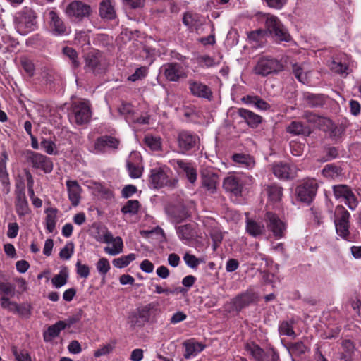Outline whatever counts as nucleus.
<instances>
[{
    "label": "nucleus",
    "instance_id": "obj_1",
    "mask_svg": "<svg viewBox=\"0 0 361 361\" xmlns=\"http://www.w3.org/2000/svg\"><path fill=\"white\" fill-rule=\"evenodd\" d=\"M37 15L34 9L25 6L14 16V24L17 31L25 35L37 28Z\"/></svg>",
    "mask_w": 361,
    "mask_h": 361
},
{
    "label": "nucleus",
    "instance_id": "obj_2",
    "mask_svg": "<svg viewBox=\"0 0 361 361\" xmlns=\"http://www.w3.org/2000/svg\"><path fill=\"white\" fill-rule=\"evenodd\" d=\"M262 16L265 19L264 25L267 35L273 37L279 42H290L293 40L288 29L277 16L270 13H264Z\"/></svg>",
    "mask_w": 361,
    "mask_h": 361
},
{
    "label": "nucleus",
    "instance_id": "obj_3",
    "mask_svg": "<svg viewBox=\"0 0 361 361\" xmlns=\"http://www.w3.org/2000/svg\"><path fill=\"white\" fill-rule=\"evenodd\" d=\"M283 70V65L281 61L272 56H263L257 60L252 71L255 75L266 77L276 74Z\"/></svg>",
    "mask_w": 361,
    "mask_h": 361
},
{
    "label": "nucleus",
    "instance_id": "obj_4",
    "mask_svg": "<svg viewBox=\"0 0 361 361\" xmlns=\"http://www.w3.org/2000/svg\"><path fill=\"white\" fill-rule=\"evenodd\" d=\"M84 69L94 75H99L105 72L107 67V61L103 53L94 49L87 53L84 57Z\"/></svg>",
    "mask_w": 361,
    "mask_h": 361
},
{
    "label": "nucleus",
    "instance_id": "obj_5",
    "mask_svg": "<svg viewBox=\"0 0 361 361\" xmlns=\"http://www.w3.org/2000/svg\"><path fill=\"white\" fill-rule=\"evenodd\" d=\"M170 169L166 166L155 167L150 170L149 183L154 189H159L164 186L175 187L177 179H171L169 173Z\"/></svg>",
    "mask_w": 361,
    "mask_h": 361
},
{
    "label": "nucleus",
    "instance_id": "obj_6",
    "mask_svg": "<svg viewBox=\"0 0 361 361\" xmlns=\"http://www.w3.org/2000/svg\"><path fill=\"white\" fill-rule=\"evenodd\" d=\"M178 152L182 154H188L198 148L199 137L190 131L180 130L176 137Z\"/></svg>",
    "mask_w": 361,
    "mask_h": 361
},
{
    "label": "nucleus",
    "instance_id": "obj_7",
    "mask_svg": "<svg viewBox=\"0 0 361 361\" xmlns=\"http://www.w3.org/2000/svg\"><path fill=\"white\" fill-rule=\"evenodd\" d=\"M92 117V111L90 104L83 101L75 102L72 104L69 118L71 121L82 126L90 122Z\"/></svg>",
    "mask_w": 361,
    "mask_h": 361
},
{
    "label": "nucleus",
    "instance_id": "obj_8",
    "mask_svg": "<svg viewBox=\"0 0 361 361\" xmlns=\"http://www.w3.org/2000/svg\"><path fill=\"white\" fill-rule=\"evenodd\" d=\"M27 161L35 169L43 171L45 173H49L54 168L53 162L51 158L31 150L25 152Z\"/></svg>",
    "mask_w": 361,
    "mask_h": 361
},
{
    "label": "nucleus",
    "instance_id": "obj_9",
    "mask_svg": "<svg viewBox=\"0 0 361 361\" xmlns=\"http://www.w3.org/2000/svg\"><path fill=\"white\" fill-rule=\"evenodd\" d=\"M318 184L315 179L305 180L296 188V194L298 200L302 202L310 204L315 197Z\"/></svg>",
    "mask_w": 361,
    "mask_h": 361
},
{
    "label": "nucleus",
    "instance_id": "obj_10",
    "mask_svg": "<svg viewBox=\"0 0 361 361\" xmlns=\"http://www.w3.org/2000/svg\"><path fill=\"white\" fill-rule=\"evenodd\" d=\"M245 350L250 353L255 361H280L278 352L273 348L264 350L255 343L245 345Z\"/></svg>",
    "mask_w": 361,
    "mask_h": 361
},
{
    "label": "nucleus",
    "instance_id": "obj_11",
    "mask_svg": "<svg viewBox=\"0 0 361 361\" xmlns=\"http://www.w3.org/2000/svg\"><path fill=\"white\" fill-rule=\"evenodd\" d=\"M245 176L239 173H229L223 181V188L231 195L238 197L242 194Z\"/></svg>",
    "mask_w": 361,
    "mask_h": 361
},
{
    "label": "nucleus",
    "instance_id": "obj_12",
    "mask_svg": "<svg viewBox=\"0 0 361 361\" xmlns=\"http://www.w3.org/2000/svg\"><path fill=\"white\" fill-rule=\"evenodd\" d=\"M258 300V294L252 289H247L233 298L231 305L233 310L239 312L250 305L257 302Z\"/></svg>",
    "mask_w": 361,
    "mask_h": 361
},
{
    "label": "nucleus",
    "instance_id": "obj_13",
    "mask_svg": "<svg viewBox=\"0 0 361 361\" xmlns=\"http://www.w3.org/2000/svg\"><path fill=\"white\" fill-rule=\"evenodd\" d=\"M158 304L150 302L137 309V312L130 317V323L133 326H143L148 322L151 314L157 310Z\"/></svg>",
    "mask_w": 361,
    "mask_h": 361
},
{
    "label": "nucleus",
    "instance_id": "obj_14",
    "mask_svg": "<svg viewBox=\"0 0 361 361\" xmlns=\"http://www.w3.org/2000/svg\"><path fill=\"white\" fill-rule=\"evenodd\" d=\"M172 163L178 173L183 174L190 183L194 184L197 181V172L193 162L183 159H173Z\"/></svg>",
    "mask_w": 361,
    "mask_h": 361
},
{
    "label": "nucleus",
    "instance_id": "obj_15",
    "mask_svg": "<svg viewBox=\"0 0 361 361\" xmlns=\"http://www.w3.org/2000/svg\"><path fill=\"white\" fill-rule=\"evenodd\" d=\"M91 13L92 8L90 5L78 0L71 2L66 9V13L68 17L75 18L79 21L89 17Z\"/></svg>",
    "mask_w": 361,
    "mask_h": 361
},
{
    "label": "nucleus",
    "instance_id": "obj_16",
    "mask_svg": "<svg viewBox=\"0 0 361 361\" xmlns=\"http://www.w3.org/2000/svg\"><path fill=\"white\" fill-rule=\"evenodd\" d=\"M120 141L111 135H103L97 137L94 142L93 149L94 154H104L109 150H116L118 148Z\"/></svg>",
    "mask_w": 361,
    "mask_h": 361
},
{
    "label": "nucleus",
    "instance_id": "obj_17",
    "mask_svg": "<svg viewBox=\"0 0 361 361\" xmlns=\"http://www.w3.org/2000/svg\"><path fill=\"white\" fill-rule=\"evenodd\" d=\"M160 71L163 73L166 79L170 82H178L181 78H186L183 66L177 62L164 64L161 67Z\"/></svg>",
    "mask_w": 361,
    "mask_h": 361
},
{
    "label": "nucleus",
    "instance_id": "obj_18",
    "mask_svg": "<svg viewBox=\"0 0 361 361\" xmlns=\"http://www.w3.org/2000/svg\"><path fill=\"white\" fill-rule=\"evenodd\" d=\"M274 175L280 180H290L297 176V168L289 163L275 162L271 166Z\"/></svg>",
    "mask_w": 361,
    "mask_h": 361
},
{
    "label": "nucleus",
    "instance_id": "obj_19",
    "mask_svg": "<svg viewBox=\"0 0 361 361\" xmlns=\"http://www.w3.org/2000/svg\"><path fill=\"white\" fill-rule=\"evenodd\" d=\"M264 221L267 228L273 233L276 238H281L284 236L286 225L276 214L267 212L264 216Z\"/></svg>",
    "mask_w": 361,
    "mask_h": 361
},
{
    "label": "nucleus",
    "instance_id": "obj_20",
    "mask_svg": "<svg viewBox=\"0 0 361 361\" xmlns=\"http://www.w3.org/2000/svg\"><path fill=\"white\" fill-rule=\"evenodd\" d=\"M49 17L50 18V31L53 35L63 36L69 35L71 32L70 27L65 24L56 11H50Z\"/></svg>",
    "mask_w": 361,
    "mask_h": 361
},
{
    "label": "nucleus",
    "instance_id": "obj_21",
    "mask_svg": "<svg viewBox=\"0 0 361 361\" xmlns=\"http://www.w3.org/2000/svg\"><path fill=\"white\" fill-rule=\"evenodd\" d=\"M188 88L190 94L198 98L211 100L213 97L212 91L207 85L199 80L190 79L188 80Z\"/></svg>",
    "mask_w": 361,
    "mask_h": 361
},
{
    "label": "nucleus",
    "instance_id": "obj_22",
    "mask_svg": "<svg viewBox=\"0 0 361 361\" xmlns=\"http://www.w3.org/2000/svg\"><path fill=\"white\" fill-rule=\"evenodd\" d=\"M68 200L73 207L79 204L81 199L82 189L77 180H67L66 182Z\"/></svg>",
    "mask_w": 361,
    "mask_h": 361
},
{
    "label": "nucleus",
    "instance_id": "obj_23",
    "mask_svg": "<svg viewBox=\"0 0 361 361\" xmlns=\"http://www.w3.org/2000/svg\"><path fill=\"white\" fill-rule=\"evenodd\" d=\"M16 210L17 214L20 216H23L28 214L29 212V206L28 202L26 200V196L25 193V187L23 185L20 188V186L17 185V190L16 191Z\"/></svg>",
    "mask_w": 361,
    "mask_h": 361
},
{
    "label": "nucleus",
    "instance_id": "obj_24",
    "mask_svg": "<svg viewBox=\"0 0 361 361\" xmlns=\"http://www.w3.org/2000/svg\"><path fill=\"white\" fill-rule=\"evenodd\" d=\"M238 115L252 128H256L262 122V117L244 108L238 109Z\"/></svg>",
    "mask_w": 361,
    "mask_h": 361
},
{
    "label": "nucleus",
    "instance_id": "obj_25",
    "mask_svg": "<svg viewBox=\"0 0 361 361\" xmlns=\"http://www.w3.org/2000/svg\"><path fill=\"white\" fill-rule=\"evenodd\" d=\"M218 180V175L211 171H206L202 173V186L211 194L216 192Z\"/></svg>",
    "mask_w": 361,
    "mask_h": 361
},
{
    "label": "nucleus",
    "instance_id": "obj_26",
    "mask_svg": "<svg viewBox=\"0 0 361 361\" xmlns=\"http://www.w3.org/2000/svg\"><path fill=\"white\" fill-rule=\"evenodd\" d=\"M8 160V155L6 149L1 153L0 158V181L6 190V192H9L10 180L9 175L6 169V162Z\"/></svg>",
    "mask_w": 361,
    "mask_h": 361
},
{
    "label": "nucleus",
    "instance_id": "obj_27",
    "mask_svg": "<svg viewBox=\"0 0 361 361\" xmlns=\"http://www.w3.org/2000/svg\"><path fill=\"white\" fill-rule=\"evenodd\" d=\"M245 223L246 232L252 237L257 238L266 232L265 226L261 221L247 217Z\"/></svg>",
    "mask_w": 361,
    "mask_h": 361
},
{
    "label": "nucleus",
    "instance_id": "obj_28",
    "mask_svg": "<svg viewBox=\"0 0 361 361\" xmlns=\"http://www.w3.org/2000/svg\"><path fill=\"white\" fill-rule=\"evenodd\" d=\"M183 345L185 348L184 353V357L185 359H190L192 357H195L205 348V345L202 343L194 342L192 341H185Z\"/></svg>",
    "mask_w": 361,
    "mask_h": 361
},
{
    "label": "nucleus",
    "instance_id": "obj_29",
    "mask_svg": "<svg viewBox=\"0 0 361 361\" xmlns=\"http://www.w3.org/2000/svg\"><path fill=\"white\" fill-rule=\"evenodd\" d=\"M114 0H102L99 4V15L102 18L113 20L116 18Z\"/></svg>",
    "mask_w": 361,
    "mask_h": 361
},
{
    "label": "nucleus",
    "instance_id": "obj_30",
    "mask_svg": "<svg viewBox=\"0 0 361 361\" xmlns=\"http://www.w3.org/2000/svg\"><path fill=\"white\" fill-rule=\"evenodd\" d=\"M63 329H65L63 321H58L54 324L49 326L47 331L43 333L44 341L51 342L54 338L58 337L60 332Z\"/></svg>",
    "mask_w": 361,
    "mask_h": 361
},
{
    "label": "nucleus",
    "instance_id": "obj_31",
    "mask_svg": "<svg viewBox=\"0 0 361 361\" xmlns=\"http://www.w3.org/2000/svg\"><path fill=\"white\" fill-rule=\"evenodd\" d=\"M305 101L311 108H317L322 106L325 102L326 97L323 94H313L305 92L303 94Z\"/></svg>",
    "mask_w": 361,
    "mask_h": 361
},
{
    "label": "nucleus",
    "instance_id": "obj_32",
    "mask_svg": "<svg viewBox=\"0 0 361 361\" xmlns=\"http://www.w3.org/2000/svg\"><path fill=\"white\" fill-rule=\"evenodd\" d=\"M183 23L190 30H197L202 25L200 16L192 12H185L183 13Z\"/></svg>",
    "mask_w": 361,
    "mask_h": 361
},
{
    "label": "nucleus",
    "instance_id": "obj_33",
    "mask_svg": "<svg viewBox=\"0 0 361 361\" xmlns=\"http://www.w3.org/2000/svg\"><path fill=\"white\" fill-rule=\"evenodd\" d=\"M176 232L178 238L185 243H189L196 236L191 224H185L176 227Z\"/></svg>",
    "mask_w": 361,
    "mask_h": 361
},
{
    "label": "nucleus",
    "instance_id": "obj_34",
    "mask_svg": "<svg viewBox=\"0 0 361 361\" xmlns=\"http://www.w3.org/2000/svg\"><path fill=\"white\" fill-rule=\"evenodd\" d=\"M62 53L69 59L70 65L73 70H76L80 66L78 54L75 49L70 47H65L62 49Z\"/></svg>",
    "mask_w": 361,
    "mask_h": 361
},
{
    "label": "nucleus",
    "instance_id": "obj_35",
    "mask_svg": "<svg viewBox=\"0 0 361 361\" xmlns=\"http://www.w3.org/2000/svg\"><path fill=\"white\" fill-rule=\"evenodd\" d=\"M302 118L306 119L308 123H310L318 128H322L324 123H330L329 118L320 116L311 111L304 112Z\"/></svg>",
    "mask_w": 361,
    "mask_h": 361
},
{
    "label": "nucleus",
    "instance_id": "obj_36",
    "mask_svg": "<svg viewBox=\"0 0 361 361\" xmlns=\"http://www.w3.org/2000/svg\"><path fill=\"white\" fill-rule=\"evenodd\" d=\"M350 218V214L343 206L338 205L336 207L334 212V225L349 224Z\"/></svg>",
    "mask_w": 361,
    "mask_h": 361
},
{
    "label": "nucleus",
    "instance_id": "obj_37",
    "mask_svg": "<svg viewBox=\"0 0 361 361\" xmlns=\"http://www.w3.org/2000/svg\"><path fill=\"white\" fill-rule=\"evenodd\" d=\"M57 212V209L53 207H49L45 209L47 214L45 218L46 228L49 233H53L56 228Z\"/></svg>",
    "mask_w": 361,
    "mask_h": 361
},
{
    "label": "nucleus",
    "instance_id": "obj_38",
    "mask_svg": "<svg viewBox=\"0 0 361 361\" xmlns=\"http://www.w3.org/2000/svg\"><path fill=\"white\" fill-rule=\"evenodd\" d=\"M267 194L269 201L279 202L283 196V188L277 184H271L267 187Z\"/></svg>",
    "mask_w": 361,
    "mask_h": 361
},
{
    "label": "nucleus",
    "instance_id": "obj_39",
    "mask_svg": "<svg viewBox=\"0 0 361 361\" xmlns=\"http://www.w3.org/2000/svg\"><path fill=\"white\" fill-rule=\"evenodd\" d=\"M286 131L295 135H309L310 131L309 128L304 126V125L300 121H292L287 127Z\"/></svg>",
    "mask_w": 361,
    "mask_h": 361
},
{
    "label": "nucleus",
    "instance_id": "obj_40",
    "mask_svg": "<svg viewBox=\"0 0 361 361\" xmlns=\"http://www.w3.org/2000/svg\"><path fill=\"white\" fill-rule=\"evenodd\" d=\"M232 159L247 169L252 168L255 164L254 159L249 154L236 153L232 156Z\"/></svg>",
    "mask_w": 361,
    "mask_h": 361
},
{
    "label": "nucleus",
    "instance_id": "obj_41",
    "mask_svg": "<svg viewBox=\"0 0 361 361\" xmlns=\"http://www.w3.org/2000/svg\"><path fill=\"white\" fill-rule=\"evenodd\" d=\"M267 31L265 29H258L251 31L248 33V39L250 41L256 42L257 46H262L266 42Z\"/></svg>",
    "mask_w": 361,
    "mask_h": 361
},
{
    "label": "nucleus",
    "instance_id": "obj_42",
    "mask_svg": "<svg viewBox=\"0 0 361 361\" xmlns=\"http://www.w3.org/2000/svg\"><path fill=\"white\" fill-rule=\"evenodd\" d=\"M341 173V168L334 164H327L322 169L323 176L328 178L334 179L340 176Z\"/></svg>",
    "mask_w": 361,
    "mask_h": 361
},
{
    "label": "nucleus",
    "instance_id": "obj_43",
    "mask_svg": "<svg viewBox=\"0 0 361 361\" xmlns=\"http://www.w3.org/2000/svg\"><path fill=\"white\" fill-rule=\"evenodd\" d=\"M140 207V204L138 200H128L121 207V212L124 214H129L131 215H135L138 213Z\"/></svg>",
    "mask_w": 361,
    "mask_h": 361
},
{
    "label": "nucleus",
    "instance_id": "obj_44",
    "mask_svg": "<svg viewBox=\"0 0 361 361\" xmlns=\"http://www.w3.org/2000/svg\"><path fill=\"white\" fill-rule=\"evenodd\" d=\"M113 244L112 247H106L104 250L106 253L109 255L115 256L123 252V243L121 237L117 236L115 240L111 243Z\"/></svg>",
    "mask_w": 361,
    "mask_h": 361
},
{
    "label": "nucleus",
    "instance_id": "obj_45",
    "mask_svg": "<svg viewBox=\"0 0 361 361\" xmlns=\"http://www.w3.org/2000/svg\"><path fill=\"white\" fill-rule=\"evenodd\" d=\"M292 71L297 80L302 84H307L309 82V78L307 72L304 71V68L298 63H294L292 66Z\"/></svg>",
    "mask_w": 361,
    "mask_h": 361
},
{
    "label": "nucleus",
    "instance_id": "obj_46",
    "mask_svg": "<svg viewBox=\"0 0 361 361\" xmlns=\"http://www.w3.org/2000/svg\"><path fill=\"white\" fill-rule=\"evenodd\" d=\"M68 278V271L66 267H64L60 271L59 274L55 275L52 278L51 283L55 288H59L66 284Z\"/></svg>",
    "mask_w": 361,
    "mask_h": 361
},
{
    "label": "nucleus",
    "instance_id": "obj_47",
    "mask_svg": "<svg viewBox=\"0 0 361 361\" xmlns=\"http://www.w3.org/2000/svg\"><path fill=\"white\" fill-rule=\"evenodd\" d=\"M136 259V255L130 253L127 255L121 256V257L113 259L112 264L117 268H124L127 267L131 262Z\"/></svg>",
    "mask_w": 361,
    "mask_h": 361
},
{
    "label": "nucleus",
    "instance_id": "obj_48",
    "mask_svg": "<svg viewBox=\"0 0 361 361\" xmlns=\"http://www.w3.org/2000/svg\"><path fill=\"white\" fill-rule=\"evenodd\" d=\"M288 349L290 354L295 356H301L305 354L308 350L307 346L302 341H298L295 343H290Z\"/></svg>",
    "mask_w": 361,
    "mask_h": 361
},
{
    "label": "nucleus",
    "instance_id": "obj_49",
    "mask_svg": "<svg viewBox=\"0 0 361 361\" xmlns=\"http://www.w3.org/2000/svg\"><path fill=\"white\" fill-rule=\"evenodd\" d=\"M324 126H326V129L324 130H327L329 133V137L334 140L340 138L343 133V130L341 127H339L334 124L331 120H330V123H324Z\"/></svg>",
    "mask_w": 361,
    "mask_h": 361
},
{
    "label": "nucleus",
    "instance_id": "obj_50",
    "mask_svg": "<svg viewBox=\"0 0 361 361\" xmlns=\"http://www.w3.org/2000/svg\"><path fill=\"white\" fill-rule=\"evenodd\" d=\"M332 188L334 195L336 200H344L352 190L350 186L344 184L334 185Z\"/></svg>",
    "mask_w": 361,
    "mask_h": 361
},
{
    "label": "nucleus",
    "instance_id": "obj_51",
    "mask_svg": "<svg viewBox=\"0 0 361 361\" xmlns=\"http://www.w3.org/2000/svg\"><path fill=\"white\" fill-rule=\"evenodd\" d=\"M20 63L23 70L28 75V76L32 77L35 75V67L33 61L31 59L27 57H23L20 59Z\"/></svg>",
    "mask_w": 361,
    "mask_h": 361
},
{
    "label": "nucleus",
    "instance_id": "obj_52",
    "mask_svg": "<svg viewBox=\"0 0 361 361\" xmlns=\"http://www.w3.org/2000/svg\"><path fill=\"white\" fill-rule=\"evenodd\" d=\"M32 307L29 304H21L17 305L15 314H18L20 317L24 319H28L31 316Z\"/></svg>",
    "mask_w": 361,
    "mask_h": 361
},
{
    "label": "nucleus",
    "instance_id": "obj_53",
    "mask_svg": "<svg viewBox=\"0 0 361 361\" xmlns=\"http://www.w3.org/2000/svg\"><path fill=\"white\" fill-rule=\"evenodd\" d=\"M279 331L281 335L288 336L293 338L296 337V334L294 331L292 325L286 321L282 322L280 324Z\"/></svg>",
    "mask_w": 361,
    "mask_h": 361
},
{
    "label": "nucleus",
    "instance_id": "obj_54",
    "mask_svg": "<svg viewBox=\"0 0 361 361\" xmlns=\"http://www.w3.org/2000/svg\"><path fill=\"white\" fill-rule=\"evenodd\" d=\"M40 145L44 152L48 154H56V144L51 140L43 138L41 140Z\"/></svg>",
    "mask_w": 361,
    "mask_h": 361
},
{
    "label": "nucleus",
    "instance_id": "obj_55",
    "mask_svg": "<svg viewBox=\"0 0 361 361\" xmlns=\"http://www.w3.org/2000/svg\"><path fill=\"white\" fill-rule=\"evenodd\" d=\"M145 143L152 150H159L161 149V143L159 137L154 136H146Z\"/></svg>",
    "mask_w": 361,
    "mask_h": 361
},
{
    "label": "nucleus",
    "instance_id": "obj_56",
    "mask_svg": "<svg viewBox=\"0 0 361 361\" xmlns=\"http://www.w3.org/2000/svg\"><path fill=\"white\" fill-rule=\"evenodd\" d=\"M126 167L130 178H138L142 176V169L134 163L128 161L126 163Z\"/></svg>",
    "mask_w": 361,
    "mask_h": 361
},
{
    "label": "nucleus",
    "instance_id": "obj_57",
    "mask_svg": "<svg viewBox=\"0 0 361 361\" xmlns=\"http://www.w3.org/2000/svg\"><path fill=\"white\" fill-rule=\"evenodd\" d=\"M342 352L341 355L353 356L355 351V345L349 339H345L341 343Z\"/></svg>",
    "mask_w": 361,
    "mask_h": 361
},
{
    "label": "nucleus",
    "instance_id": "obj_58",
    "mask_svg": "<svg viewBox=\"0 0 361 361\" xmlns=\"http://www.w3.org/2000/svg\"><path fill=\"white\" fill-rule=\"evenodd\" d=\"M336 233L345 240H348L350 236V223L349 224H341L335 225Z\"/></svg>",
    "mask_w": 361,
    "mask_h": 361
},
{
    "label": "nucleus",
    "instance_id": "obj_59",
    "mask_svg": "<svg viewBox=\"0 0 361 361\" xmlns=\"http://www.w3.org/2000/svg\"><path fill=\"white\" fill-rule=\"evenodd\" d=\"M147 75V68L145 66L137 68L134 73L128 78V80L132 82L144 78Z\"/></svg>",
    "mask_w": 361,
    "mask_h": 361
},
{
    "label": "nucleus",
    "instance_id": "obj_60",
    "mask_svg": "<svg viewBox=\"0 0 361 361\" xmlns=\"http://www.w3.org/2000/svg\"><path fill=\"white\" fill-rule=\"evenodd\" d=\"M183 259L185 264L192 269H196L200 263L202 262V259L197 258L195 255L189 253L185 254Z\"/></svg>",
    "mask_w": 361,
    "mask_h": 361
},
{
    "label": "nucleus",
    "instance_id": "obj_61",
    "mask_svg": "<svg viewBox=\"0 0 361 361\" xmlns=\"http://www.w3.org/2000/svg\"><path fill=\"white\" fill-rule=\"evenodd\" d=\"M76 273L81 278L87 279L90 275V267L87 264L81 263L80 260H78L75 264Z\"/></svg>",
    "mask_w": 361,
    "mask_h": 361
},
{
    "label": "nucleus",
    "instance_id": "obj_62",
    "mask_svg": "<svg viewBox=\"0 0 361 361\" xmlns=\"http://www.w3.org/2000/svg\"><path fill=\"white\" fill-rule=\"evenodd\" d=\"M345 204L348 207V208L351 210H355L358 205V200L352 191H350L349 194L344 199Z\"/></svg>",
    "mask_w": 361,
    "mask_h": 361
},
{
    "label": "nucleus",
    "instance_id": "obj_63",
    "mask_svg": "<svg viewBox=\"0 0 361 361\" xmlns=\"http://www.w3.org/2000/svg\"><path fill=\"white\" fill-rule=\"evenodd\" d=\"M97 269L99 271V274L102 275H105L109 270H110V264L107 259L106 258H101L97 262Z\"/></svg>",
    "mask_w": 361,
    "mask_h": 361
},
{
    "label": "nucleus",
    "instance_id": "obj_64",
    "mask_svg": "<svg viewBox=\"0 0 361 361\" xmlns=\"http://www.w3.org/2000/svg\"><path fill=\"white\" fill-rule=\"evenodd\" d=\"M18 304L15 302L11 301L6 296H3L1 298V307L11 312H15Z\"/></svg>",
    "mask_w": 361,
    "mask_h": 361
}]
</instances>
